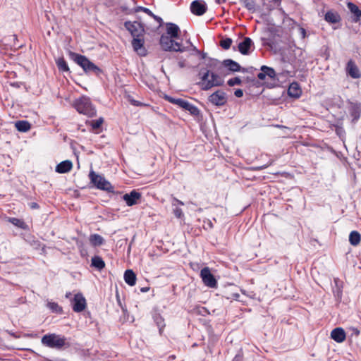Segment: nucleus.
I'll return each instance as SVG.
<instances>
[{"label": "nucleus", "mask_w": 361, "mask_h": 361, "mask_svg": "<svg viewBox=\"0 0 361 361\" xmlns=\"http://www.w3.org/2000/svg\"><path fill=\"white\" fill-rule=\"evenodd\" d=\"M201 81L198 83L203 90H208L213 87L221 86L224 84V79L218 74L206 71L204 73H200Z\"/></svg>", "instance_id": "nucleus-1"}, {"label": "nucleus", "mask_w": 361, "mask_h": 361, "mask_svg": "<svg viewBox=\"0 0 361 361\" xmlns=\"http://www.w3.org/2000/svg\"><path fill=\"white\" fill-rule=\"evenodd\" d=\"M66 338L56 334H49L42 336V343L48 348L61 349L66 345Z\"/></svg>", "instance_id": "nucleus-2"}, {"label": "nucleus", "mask_w": 361, "mask_h": 361, "mask_svg": "<svg viewBox=\"0 0 361 361\" xmlns=\"http://www.w3.org/2000/svg\"><path fill=\"white\" fill-rule=\"evenodd\" d=\"M74 106L80 114H82L89 117H92L96 115L97 111L88 97H80L75 101Z\"/></svg>", "instance_id": "nucleus-3"}, {"label": "nucleus", "mask_w": 361, "mask_h": 361, "mask_svg": "<svg viewBox=\"0 0 361 361\" xmlns=\"http://www.w3.org/2000/svg\"><path fill=\"white\" fill-rule=\"evenodd\" d=\"M176 39L171 37H169L166 35H162L160 37V45L163 50L169 51H180L183 52L185 51L184 47H182L181 44L175 41Z\"/></svg>", "instance_id": "nucleus-4"}, {"label": "nucleus", "mask_w": 361, "mask_h": 361, "mask_svg": "<svg viewBox=\"0 0 361 361\" xmlns=\"http://www.w3.org/2000/svg\"><path fill=\"white\" fill-rule=\"evenodd\" d=\"M89 177L91 183L98 189L112 192L114 187L102 176L96 173L94 171H90Z\"/></svg>", "instance_id": "nucleus-5"}, {"label": "nucleus", "mask_w": 361, "mask_h": 361, "mask_svg": "<svg viewBox=\"0 0 361 361\" xmlns=\"http://www.w3.org/2000/svg\"><path fill=\"white\" fill-rule=\"evenodd\" d=\"M69 57L78 65L81 66L85 71H96L99 68L85 56L74 53H69Z\"/></svg>", "instance_id": "nucleus-6"}, {"label": "nucleus", "mask_w": 361, "mask_h": 361, "mask_svg": "<svg viewBox=\"0 0 361 361\" xmlns=\"http://www.w3.org/2000/svg\"><path fill=\"white\" fill-rule=\"evenodd\" d=\"M166 98L171 103L177 104L180 107L188 111L193 116H197L200 113V111L197 109V107L192 105L188 101H185L182 99H175V98H172L171 97H166Z\"/></svg>", "instance_id": "nucleus-7"}, {"label": "nucleus", "mask_w": 361, "mask_h": 361, "mask_svg": "<svg viewBox=\"0 0 361 361\" xmlns=\"http://www.w3.org/2000/svg\"><path fill=\"white\" fill-rule=\"evenodd\" d=\"M71 306L75 312H81L87 307V301L83 295L80 293L74 295L71 300Z\"/></svg>", "instance_id": "nucleus-8"}, {"label": "nucleus", "mask_w": 361, "mask_h": 361, "mask_svg": "<svg viewBox=\"0 0 361 361\" xmlns=\"http://www.w3.org/2000/svg\"><path fill=\"white\" fill-rule=\"evenodd\" d=\"M200 276L205 286L209 288L216 287L217 281L208 267H204L201 270Z\"/></svg>", "instance_id": "nucleus-9"}, {"label": "nucleus", "mask_w": 361, "mask_h": 361, "mask_svg": "<svg viewBox=\"0 0 361 361\" xmlns=\"http://www.w3.org/2000/svg\"><path fill=\"white\" fill-rule=\"evenodd\" d=\"M126 28L131 33L133 38L142 37L144 34L142 25L137 22H126Z\"/></svg>", "instance_id": "nucleus-10"}, {"label": "nucleus", "mask_w": 361, "mask_h": 361, "mask_svg": "<svg viewBox=\"0 0 361 361\" xmlns=\"http://www.w3.org/2000/svg\"><path fill=\"white\" fill-rule=\"evenodd\" d=\"M209 101L215 106H223L227 102L226 94L222 90H217L209 97Z\"/></svg>", "instance_id": "nucleus-11"}, {"label": "nucleus", "mask_w": 361, "mask_h": 361, "mask_svg": "<svg viewBox=\"0 0 361 361\" xmlns=\"http://www.w3.org/2000/svg\"><path fill=\"white\" fill-rule=\"evenodd\" d=\"M140 198L141 194L135 190H133L130 192L126 193L123 196V200L126 202L128 206L137 204Z\"/></svg>", "instance_id": "nucleus-12"}, {"label": "nucleus", "mask_w": 361, "mask_h": 361, "mask_svg": "<svg viewBox=\"0 0 361 361\" xmlns=\"http://www.w3.org/2000/svg\"><path fill=\"white\" fill-rule=\"evenodd\" d=\"M132 46L134 51L138 55L141 56L147 55V49L144 47V39L142 37L133 38L132 40Z\"/></svg>", "instance_id": "nucleus-13"}, {"label": "nucleus", "mask_w": 361, "mask_h": 361, "mask_svg": "<svg viewBox=\"0 0 361 361\" xmlns=\"http://www.w3.org/2000/svg\"><path fill=\"white\" fill-rule=\"evenodd\" d=\"M190 10L192 13L196 16H202L207 11V6L204 2L198 0H195L192 2L190 6Z\"/></svg>", "instance_id": "nucleus-14"}, {"label": "nucleus", "mask_w": 361, "mask_h": 361, "mask_svg": "<svg viewBox=\"0 0 361 361\" xmlns=\"http://www.w3.org/2000/svg\"><path fill=\"white\" fill-rule=\"evenodd\" d=\"M348 109L351 116L353 118V121H356L359 119L361 112L360 104L357 102H348Z\"/></svg>", "instance_id": "nucleus-15"}, {"label": "nucleus", "mask_w": 361, "mask_h": 361, "mask_svg": "<svg viewBox=\"0 0 361 361\" xmlns=\"http://www.w3.org/2000/svg\"><path fill=\"white\" fill-rule=\"evenodd\" d=\"M346 70L348 75L353 78L357 79L361 77L359 68H357L355 62L353 61L352 60H350L348 61Z\"/></svg>", "instance_id": "nucleus-16"}, {"label": "nucleus", "mask_w": 361, "mask_h": 361, "mask_svg": "<svg viewBox=\"0 0 361 361\" xmlns=\"http://www.w3.org/2000/svg\"><path fill=\"white\" fill-rule=\"evenodd\" d=\"M345 331L341 327H337L331 332V338L337 343L343 342L345 340Z\"/></svg>", "instance_id": "nucleus-17"}, {"label": "nucleus", "mask_w": 361, "mask_h": 361, "mask_svg": "<svg viewBox=\"0 0 361 361\" xmlns=\"http://www.w3.org/2000/svg\"><path fill=\"white\" fill-rule=\"evenodd\" d=\"M166 26L167 35L178 39L180 32L179 27L173 23H166Z\"/></svg>", "instance_id": "nucleus-18"}, {"label": "nucleus", "mask_w": 361, "mask_h": 361, "mask_svg": "<svg viewBox=\"0 0 361 361\" xmlns=\"http://www.w3.org/2000/svg\"><path fill=\"white\" fill-rule=\"evenodd\" d=\"M252 44V39L249 37H245L243 42L238 44V50L242 54L247 55L249 54V49Z\"/></svg>", "instance_id": "nucleus-19"}, {"label": "nucleus", "mask_w": 361, "mask_h": 361, "mask_svg": "<svg viewBox=\"0 0 361 361\" xmlns=\"http://www.w3.org/2000/svg\"><path fill=\"white\" fill-rule=\"evenodd\" d=\"M288 94L291 97L298 98L301 94V89L297 82H292L288 89Z\"/></svg>", "instance_id": "nucleus-20"}, {"label": "nucleus", "mask_w": 361, "mask_h": 361, "mask_svg": "<svg viewBox=\"0 0 361 361\" xmlns=\"http://www.w3.org/2000/svg\"><path fill=\"white\" fill-rule=\"evenodd\" d=\"M224 67L228 68L229 71L233 72L240 71L241 70L240 66L232 59H226L222 62Z\"/></svg>", "instance_id": "nucleus-21"}, {"label": "nucleus", "mask_w": 361, "mask_h": 361, "mask_svg": "<svg viewBox=\"0 0 361 361\" xmlns=\"http://www.w3.org/2000/svg\"><path fill=\"white\" fill-rule=\"evenodd\" d=\"M124 280L127 284L133 286L136 282V275L131 269H128L124 273Z\"/></svg>", "instance_id": "nucleus-22"}, {"label": "nucleus", "mask_w": 361, "mask_h": 361, "mask_svg": "<svg viewBox=\"0 0 361 361\" xmlns=\"http://www.w3.org/2000/svg\"><path fill=\"white\" fill-rule=\"evenodd\" d=\"M324 19L330 23H336L341 20V17L337 12L328 11L325 14Z\"/></svg>", "instance_id": "nucleus-23"}, {"label": "nucleus", "mask_w": 361, "mask_h": 361, "mask_svg": "<svg viewBox=\"0 0 361 361\" xmlns=\"http://www.w3.org/2000/svg\"><path fill=\"white\" fill-rule=\"evenodd\" d=\"M347 6L350 12L355 16L354 21L357 22L361 18V10L358 6L351 2L348 3Z\"/></svg>", "instance_id": "nucleus-24"}, {"label": "nucleus", "mask_w": 361, "mask_h": 361, "mask_svg": "<svg viewBox=\"0 0 361 361\" xmlns=\"http://www.w3.org/2000/svg\"><path fill=\"white\" fill-rule=\"evenodd\" d=\"M91 265L98 270H102L105 267V262L102 259V257L99 256H94L91 259Z\"/></svg>", "instance_id": "nucleus-25"}, {"label": "nucleus", "mask_w": 361, "mask_h": 361, "mask_svg": "<svg viewBox=\"0 0 361 361\" xmlns=\"http://www.w3.org/2000/svg\"><path fill=\"white\" fill-rule=\"evenodd\" d=\"M15 126L20 132H27L30 129L31 125L27 121H18L16 122Z\"/></svg>", "instance_id": "nucleus-26"}, {"label": "nucleus", "mask_w": 361, "mask_h": 361, "mask_svg": "<svg viewBox=\"0 0 361 361\" xmlns=\"http://www.w3.org/2000/svg\"><path fill=\"white\" fill-rule=\"evenodd\" d=\"M361 235L357 231H353L350 232L349 235V242L352 245L356 246L359 245Z\"/></svg>", "instance_id": "nucleus-27"}, {"label": "nucleus", "mask_w": 361, "mask_h": 361, "mask_svg": "<svg viewBox=\"0 0 361 361\" xmlns=\"http://www.w3.org/2000/svg\"><path fill=\"white\" fill-rule=\"evenodd\" d=\"M261 71L264 72L265 76H268L271 79L276 77V72L272 68L267 66H262L261 67Z\"/></svg>", "instance_id": "nucleus-28"}, {"label": "nucleus", "mask_w": 361, "mask_h": 361, "mask_svg": "<svg viewBox=\"0 0 361 361\" xmlns=\"http://www.w3.org/2000/svg\"><path fill=\"white\" fill-rule=\"evenodd\" d=\"M103 238L98 234H94L90 237V241L94 246L102 245L103 243Z\"/></svg>", "instance_id": "nucleus-29"}, {"label": "nucleus", "mask_w": 361, "mask_h": 361, "mask_svg": "<svg viewBox=\"0 0 361 361\" xmlns=\"http://www.w3.org/2000/svg\"><path fill=\"white\" fill-rule=\"evenodd\" d=\"M56 63L59 70L62 71H68V66L63 57H59L56 59Z\"/></svg>", "instance_id": "nucleus-30"}, {"label": "nucleus", "mask_w": 361, "mask_h": 361, "mask_svg": "<svg viewBox=\"0 0 361 361\" xmlns=\"http://www.w3.org/2000/svg\"><path fill=\"white\" fill-rule=\"evenodd\" d=\"M56 171L59 173L68 172V160L63 161L56 166Z\"/></svg>", "instance_id": "nucleus-31"}, {"label": "nucleus", "mask_w": 361, "mask_h": 361, "mask_svg": "<svg viewBox=\"0 0 361 361\" xmlns=\"http://www.w3.org/2000/svg\"><path fill=\"white\" fill-rule=\"evenodd\" d=\"M47 306L53 312L56 313H59L61 312L62 309L59 305L54 302H48Z\"/></svg>", "instance_id": "nucleus-32"}, {"label": "nucleus", "mask_w": 361, "mask_h": 361, "mask_svg": "<svg viewBox=\"0 0 361 361\" xmlns=\"http://www.w3.org/2000/svg\"><path fill=\"white\" fill-rule=\"evenodd\" d=\"M104 122L103 118L100 117L97 120H93L90 122V124L93 130L99 129Z\"/></svg>", "instance_id": "nucleus-33"}, {"label": "nucleus", "mask_w": 361, "mask_h": 361, "mask_svg": "<svg viewBox=\"0 0 361 361\" xmlns=\"http://www.w3.org/2000/svg\"><path fill=\"white\" fill-rule=\"evenodd\" d=\"M243 2L247 9L252 12L255 11V4L253 0H243Z\"/></svg>", "instance_id": "nucleus-34"}, {"label": "nucleus", "mask_w": 361, "mask_h": 361, "mask_svg": "<svg viewBox=\"0 0 361 361\" xmlns=\"http://www.w3.org/2000/svg\"><path fill=\"white\" fill-rule=\"evenodd\" d=\"M232 44V39L231 38H226L221 41L220 45L224 49H228Z\"/></svg>", "instance_id": "nucleus-35"}, {"label": "nucleus", "mask_w": 361, "mask_h": 361, "mask_svg": "<svg viewBox=\"0 0 361 361\" xmlns=\"http://www.w3.org/2000/svg\"><path fill=\"white\" fill-rule=\"evenodd\" d=\"M8 221L12 224H13L19 228H23V226L25 224V223L22 220L18 219L17 218H10Z\"/></svg>", "instance_id": "nucleus-36"}, {"label": "nucleus", "mask_w": 361, "mask_h": 361, "mask_svg": "<svg viewBox=\"0 0 361 361\" xmlns=\"http://www.w3.org/2000/svg\"><path fill=\"white\" fill-rule=\"evenodd\" d=\"M228 85L231 87H233L235 85H240L241 84V80L238 77H235L233 78H231L227 82Z\"/></svg>", "instance_id": "nucleus-37"}, {"label": "nucleus", "mask_w": 361, "mask_h": 361, "mask_svg": "<svg viewBox=\"0 0 361 361\" xmlns=\"http://www.w3.org/2000/svg\"><path fill=\"white\" fill-rule=\"evenodd\" d=\"M155 321L157 322V324L159 329V332L161 334L162 330L165 326L164 319L161 317H157L155 319Z\"/></svg>", "instance_id": "nucleus-38"}, {"label": "nucleus", "mask_w": 361, "mask_h": 361, "mask_svg": "<svg viewBox=\"0 0 361 361\" xmlns=\"http://www.w3.org/2000/svg\"><path fill=\"white\" fill-rule=\"evenodd\" d=\"M173 214L177 218H181L183 216V211L180 208L176 207L173 209Z\"/></svg>", "instance_id": "nucleus-39"}, {"label": "nucleus", "mask_w": 361, "mask_h": 361, "mask_svg": "<svg viewBox=\"0 0 361 361\" xmlns=\"http://www.w3.org/2000/svg\"><path fill=\"white\" fill-rule=\"evenodd\" d=\"M135 11L136 12H138V11H143L145 12V13H147V15H151L152 14V11L147 8H145V7H142V6H138L135 8Z\"/></svg>", "instance_id": "nucleus-40"}, {"label": "nucleus", "mask_w": 361, "mask_h": 361, "mask_svg": "<svg viewBox=\"0 0 361 361\" xmlns=\"http://www.w3.org/2000/svg\"><path fill=\"white\" fill-rule=\"evenodd\" d=\"M234 94L237 97H241L243 95V92L241 89H238L235 91Z\"/></svg>", "instance_id": "nucleus-41"}, {"label": "nucleus", "mask_w": 361, "mask_h": 361, "mask_svg": "<svg viewBox=\"0 0 361 361\" xmlns=\"http://www.w3.org/2000/svg\"><path fill=\"white\" fill-rule=\"evenodd\" d=\"M220 65V62L217 60L212 59L211 60V63L209 64L210 67H216L217 66Z\"/></svg>", "instance_id": "nucleus-42"}, {"label": "nucleus", "mask_w": 361, "mask_h": 361, "mask_svg": "<svg viewBox=\"0 0 361 361\" xmlns=\"http://www.w3.org/2000/svg\"><path fill=\"white\" fill-rule=\"evenodd\" d=\"M176 203H178V204H180V205H183V204H183V202L182 201L178 200V199H176V198H173V202H172V205H173V207H176Z\"/></svg>", "instance_id": "nucleus-43"}, {"label": "nucleus", "mask_w": 361, "mask_h": 361, "mask_svg": "<svg viewBox=\"0 0 361 361\" xmlns=\"http://www.w3.org/2000/svg\"><path fill=\"white\" fill-rule=\"evenodd\" d=\"M257 78H258L259 80H264V79H265L266 76H265V75H264V72L261 71V72L258 73V75H257Z\"/></svg>", "instance_id": "nucleus-44"}, {"label": "nucleus", "mask_w": 361, "mask_h": 361, "mask_svg": "<svg viewBox=\"0 0 361 361\" xmlns=\"http://www.w3.org/2000/svg\"><path fill=\"white\" fill-rule=\"evenodd\" d=\"M154 19L155 20H157L159 23L160 26L161 25V24L163 23V20H162L161 18H160L159 16H154Z\"/></svg>", "instance_id": "nucleus-45"}, {"label": "nucleus", "mask_w": 361, "mask_h": 361, "mask_svg": "<svg viewBox=\"0 0 361 361\" xmlns=\"http://www.w3.org/2000/svg\"><path fill=\"white\" fill-rule=\"evenodd\" d=\"M178 66L180 68H184L185 66V63L184 61H178Z\"/></svg>", "instance_id": "nucleus-46"}, {"label": "nucleus", "mask_w": 361, "mask_h": 361, "mask_svg": "<svg viewBox=\"0 0 361 361\" xmlns=\"http://www.w3.org/2000/svg\"><path fill=\"white\" fill-rule=\"evenodd\" d=\"M131 104H133V105L135 106H140V102H137V101H135V100H130Z\"/></svg>", "instance_id": "nucleus-47"}, {"label": "nucleus", "mask_w": 361, "mask_h": 361, "mask_svg": "<svg viewBox=\"0 0 361 361\" xmlns=\"http://www.w3.org/2000/svg\"><path fill=\"white\" fill-rule=\"evenodd\" d=\"M300 32H301V34H302V37H305V33H306L305 30L304 28H301L300 29Z\"/></svg>", "instance_id": "nucleus-48"}, {"label": "nucleus", "mask_w": 361, "mask_h": 361, "mask_svg": "<svg viewBox=\"0 0 361 361\" xmlns=\"http://www.w3.org/2000/svg\"><path fill=\"white\" fill-rule=\"evenodd\" d=\"M240 357L239 355H236L234 358H233V361H240Z\"/></svg>", "instance_id": "nucleus-49"}, {"label": "nucleus", "mask_w": 361, "mask_h": 361, "mask_svg": "<svg viewBox=\"0 0 361 361\" xmlns=\"http://www.w3.org/2000/svg\"><path fill=\"white\" fill-rule=\"evenodd\" d=\"M148 290H149V288H142L141 289V291H142V292H147Z\"/></svg>", "instance_id": "nucleus-50"}, {"label": "nucleus", "mask_w": 361, "mask_h": 361, "mask_svg": "<svg viewBox=\"0 0 361 361\" xmlns=\"http://www.w3.org/2000/svg\"><path fill=\"white\" fill-rule=\"evenodd\" d=\"M72 167H73V164L71 161H69V171L71 170Z\"/></svg>", "instance_id": "nucleus-51"}, {"label": "nucleus", "mask_w": 361, "mask_h": 361, "mask_svg": "<svg viewBox=\"0 0 361 361\" xmlns=\"http://www.w3.org/2000/svg\"><path fill=\"white\" fill-rule=\"evenodd\" d=\"M37 207V204L36 203H33L32 205V208H36Z\"/></svg>", "instance_id": "nucleus-52"}, {"label": "nucleus", "mask_w": 361, "mask_h": 361, "mask_svg": "<svg viewBox=\"0 0 361 361\" xmlns=\"http://www.w3.org/2000/svg\"><path fill=\"white\" fill-rule=\"evenodd\" d=\"M193 49L198 54H200V52L196 49L195 47H193Z\"/></svg>", "instance_id": "nucleus-53"}, {"label": "nucleus", "mask_w": 361, "mask_h": 361, "mask_svg": "<svg viewBox=\"0 0 361 361\" xmlns=\"http://www.w3.org/2000/svg\"><path fill=\"white\" fill-rule=\"evenodd\" d=\"M149 16L152 17L153 18H154V16H156V15H154L152 12V14L149 15Z\"/></svg>", "instance_id": "nucleus-54"}, {"label": "nucleus", "mask_w": 361, "mask_h": 361, "mask_svg": "<svg viewBox=\"0 0 361 361\" xmlns=\"http://www.w3.org/2000/svg\"><path fill=\"white\" fill-rule=\"evenodd\" d=\"M205 56H206V54H204V53H202V59H204V58H205Z\"/></svg>", "instance_id": "nucleus-55"}]
</instances>
